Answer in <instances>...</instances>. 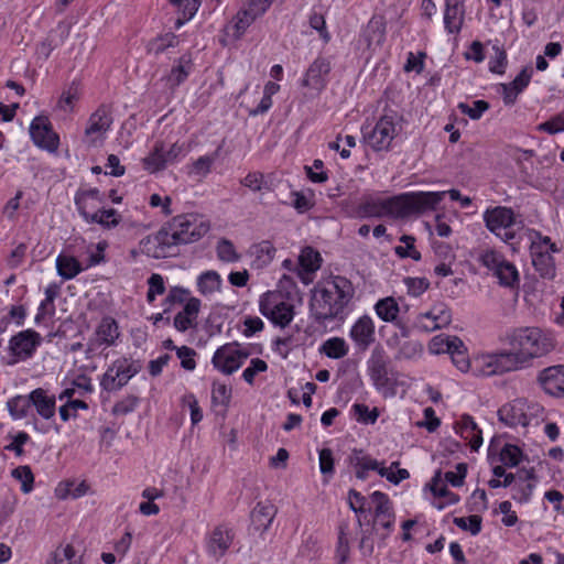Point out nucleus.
Wrapping results in <instances>:
<instances>
[{"label": "nucleus", "mask_w": 564, "mask_h": 564, "mask_svg": "<svg viewBox=\"0 0 564 564\" xmlns=\"http://www.w3.org/2000/svg\"><path fill=\"white\" fill-rule=\"evenodd\" d=\"M176 355L181 359V366L185 370H194L196 367V361L194 359V356L196 355V351L187 346H182L180 348H176Z\"/></svg>", "instance_id": "e2e57ef3"}, {"label": "nucleus", "mask_w": 564, "mask_h": 564, "mask_svg": "<svg viewBox=\"0 0 564 564\" xmlns=\"http://www.w3.org/2000/svg\"><path fill=\"white\" fill-rule=\"evenodd\" d=\"M347 524H340L338 542L336 547V557L338 560V564H345L349 557V542L347 539Z\"/></svg>", "instance_id": "3c124183"}, {"label": "nucleus", "mask_w": 564, "mask_h": 564, "mask_svg": "<svg viewBox=\"0 0 564 564\" xmlns=\"http://www.w3.org/2000/svg\"><path fill=\"white\" fill-rule=\"evenodd\" d=\"M499 283L506 288H514L519 285V273L517 268L509 261H505L499 270L495 273Z\"/></svg>", "instance_id": "4c0bfd02"}, {"label": "nucleus", "mask_w": 564, "mask_h": 564, "mask_svg": "<svg viewBox=\"0 0 564 564\" xmlns=\"http://www.w3.org/2000/svg\"><path fill=\"white\" fill-rule=\"evenodd\" d=\"M189 295V291L182 286H173L170 289L167 296L164 300L165 306H172L174 304L186 303Z\"/></svg>", "instance_id": "680f3d73"}, {"label": "nucleus", "mask_w": 564, "mask_h": 564, "mask_svg": "<svg viewBox=\"0 0 564 564\" xmlns=\"http://www.w3.org/2000/svg\"><path fill=\"white\" fill-rule=\"evenodd\" d=\"M384 24L381 19H371L366 29V37L368 41V45L372 43L381 44L384 40Z\"/></svg>", "instance_id": "c03bdc74"}, {"label": "nucleus", "mask_w": 564, "mask_h": 564, "mask_svg": "<svg viewBox=\"0 0 564 564\" xmlns=\"http://www.w3.org/2000/svg\"><path fill=\"white\" fill-rule=\"evenodd\" d=\"M80 97V89L78 84L73 82L69 87L63 91L58 102L57 107L65 111V112H72L74 110L75 102Z\"/></svg>", "instance_id": "ea45409f"}, {"label": "nucleus", "mask_w": 564, "mask_h": 564, "mask_svg": "<svg viewBox=\"0 0 564 564\" xmlns=\"http://www.w3.org/2000/svg\"><path fill=\"white\" fill-rule=\"evenodd\" d=\"M431 314H434L437 317L436 323L441 328L448 326L452 322V312L444 303L433 305Z\"/></svg>", "instance_id": "0e129e2a"}, {"label": "nucleus", "mask_w": 564, "mask_h": 564, "mask_svg": "<svg viewBox=\"0 0 564 564\" xmlns=\"http://www.w3.org/2000/svg\"><path fill=\"white\" fill-rule=\"evenodd\" d=\"M216 251L219 260L224 262H235L239 260V254L236 252L234 243L226 238L218 241Z\"/></svg>", "instance_id": "864d4df0"}, {"label": "nucleus", "mask_w": 564, "mask_h": 564, "mask_svg": "<svg viewBox=\"0 0 564 564\" xmlns=\"http://www.w3.org/2000/svg\"><path fill=\"white\" fill-rule=\"evenodd\" d=\"M321 256L317 251H315L311 247H306L302 250V253L299 257V261L301 267L305 271L314 272L319 269L321 264Z\"/></svg>", "instance_id": "49530a36"}, {"label": "nucleus", "mask_w": 564, "mask_h": 564, "mask_svg": "<svg viewBox=\"0 0 564 564\" xmlns=\"http://www.w3.org/2000/svg\"><path fill=\"white\" fill-rule=\"evenodd\" d=\"M375 310L377 315L387 323L395 322L400 311L397 301L391 296L379 300Z\"/></svg>", "instance_id": "f704fd0d"}, {"label": "nucleus", "mask_w": 564, "mask_h": 564, "mask_svg": "<svg viewBox=\"0 0 564 564\" xmlns=\"http://www.w3.org/2000/svg\"><path fill=\"white\" fill-rule=\"evenodd\" d=\"M31 405L36 409L39 415L50 420L55 414V395H48L47 391L37 388L30 393Z\"/></svg>", "instance_id": "b1692460"}, {"label": "nucleus", "mask_w": 564, "mask_h": 564, "mask_svg": "<svg viewBox=\"0 0 564 564\" xmlns=\"http://www.w3.org/2000/svg\"><path fill=\"white\" fill-rule=\"evenodd\" d=\"M482 218L486 228L506 242L516 238V226L522 227V221L517 220L513 209L506 206L487 208Z\"/></svg>", "instance_id": "20e7f679"}, {"label": "nucleus", "mask_w": 564, "mask_h": 564, "mask_svg": "<svg viewBox=\"0 0 564 564\" xmlns=\"http://www.w3.org/2000/svg\"><path fill=\"white\" fill-rule=\"evenodd\" d=\"M384 216L403 218L412 214L410 194L383 199Z\"/></svg>", "instance_id": "bb28decb"}, {"label": "nucleus", "mask_w": 564, "mask_h": 564, "mask_svg": "<svg viewBox=\"0 0 564 564\" xmlns=\"http://www.w3.org/2000/svg\"><path fill=\"white\" fill-rule=\"evenodd\" d=\"M42 341L41 335L33 329H25L12 336L9 343L10 351L20 359H28L33 356Z\"/></svg>", "instance_id": "ddd939ff"}, {"label": "nucleus", "mask_w": 564, "mask_h": 564, "mask_svg": "<svg viewBox=\"0 0 564 564\" xmlns=\"http://www.w3.org/2000/svg\"><path fill=\"white\" fill-rule=\"evenodd\" d=\"M330 72V63L325 57H317L307 68L302 86L322 90L326 85L325 77Z\"/></svg>", "instance_id": "dca6fc26"}, {"label": "nucleus", "mask_w": 564, "mask_h": 564, "mask_svg": "<svg viewBox=\"0 0 564 564\" xmlns=\"http://www.w3.org/2000/svg\"><path fill=\"white\" fill-rule=\"evenodd\" d=\"M536 380L545 393L564 398V365L544 368L539 372Z\"/></svg>", "instance_id": "4468645a"}, {"label": "nucleus", "mask_w": 564, "mask_h": 564, "mask_svg": "<svg viewBox=\"0 0 564 564\" xmlns=\"http://www.w3.org/2000/svg\"><path fill=\"white\" fill-rule=\"evenodd\" d=\"M234 541V533L230 529L219 525L212 532L208 542V552L219 560L223 557Z\"/></svg>", "instance_id": "aec40b11"}, {"label": "nucleus", "mask_w": 564, "mask_h": 564, "mask_svg": "<svg viewBox=\"0 0 564 564\" xmlns=\"http://www.w3.org/2000/svg\"><path fill=\"white\" fill-rule=\"evenodd\" d=\"M348 345L341 337H332L323 343L319 352L332 359H340L348 354Z\"/></svg>", "instance_id": "7c9ffc66"}, {"label": "nucleus", "mask_w": 564, "mask_h": 564, "mask_svg": "<svg viewBox=\"0 0 564 564\" xmlns=\"http://www.w3.org/2000/svg\"><path fill=\"white\" fill-rule=\"evenodd\" d=\"M267 369H268V365L264 360H262L260 358H253L250 361V366L243 370L242 378L247 383L253 384L254 377L259 372L267 371Z\"/></svg>", "instance_id": "052dcab7"}, {"label": "nucleus", "mask_w": 564, "mask_h": 564, "mask_svg": "<svg viewBox=\"0 0 564 564\" xmlns=\"http://www.w3.org/2000/svg\"><path fill=\"white\" fill-rule=\"evenodd\" d=\"M356 214L360 218L376 217L381 218L384 216L383 199H365L356 209Z\"/></svg>", "instance_id": "e433bc0d"}, {"label": "nucleus", "mask_w": 564, "mask_h": 564, "mask_svg": "<svg viewBox=\"0 0 564 564\" xmlns=\"http://www.w3.org/2000/svg\"><path fill=\"white\" fill-rule=\"evenodd\" d=\"M349 335L359 350H367L376 339L372 319L367 315L359 317L352 325Z\"/></svg>", "instance_id": "2eb2a0df"}, {"label": "nucleus", "mask_w": 564, "mask_h": 564, "mask_svg": "<svg viewBox=\"0 0 564 564\" xmlns=\"http://www.w3.org/2000/svg\"><path fill=\"white\" fill-rule=\"evenodd\" d=\"M482 519L478 514L469 517L454 518L453 523L464 531H469L473 535H477L481 531Z\"/></svg>", "instance_id": "09e8293b"}, {"label": "nucleus", "mask_w": 564, "mask_h": 564, "mask_svg": "<svg viewBox=\"0 0 564 564\" xmlns=\"http://www.w3.org/2000/svg\"><path fill=\"white\" fill-rule=\"evenodd\" d=\"M11 476L21 481V490L29 494L33 490L34 475L28 465L19 466L11 471Z\"/></svg>", "instance_id": "a18cd8bd"}, {"label": "nucleus", "mask_w": 564, "mask_h": 564, "mask_svg": "<svg viewBox=\"0 0 564 564\" xmlns=\"http://www.w3.org/2000/svg\"><path fill=\"white\" fill-rule=\"evenodd\" d=\"M458 109L462 113L467 115L473 120H478L482 113L489 109V104L486 100H475L473 106L465 102H460L458 105Z\"/></svg>", "instance_id": "5fc2aeb1"}, {"label": "nucleus", "mask_w": 564, "mask_h": 564, "mask_svg": "<svg viewBox=\"0 0 564 564\" xmlns=\"http://www.w3.org/2000/svg\"><path fill=\"white\" fill-rule=\"evenodd\" d=\"M349 462L356 469V477L361 480L367 478L369 470L379 473L381 468H384L376 459L366 455L362 449H354L349 456Z\"/></svg>", "instance_id": "a878e982"}, {"label": "nucleus", "mask_w": 564, "mask_h": 564, "mask_svg": "<svg viewBox=\"0 0 564 564\" xmlns=\"http://www.w3.org/2000/svg\"><path fill=\"white\" fill-rule=\"evenodd\" d=\"M464 0H445L444 25L448 33H459L464 23Z\"/></svg>", "instance_id": "a211bd4d"}, {"label": "nucleus", "mask_w": 564, "mask_h": 564, "mask_svg": "<svg viewBox=\"0 0 564 564\" xmlns=\"http://www.w3.org/2000/svg\"><path fill=\"white\" fill-rule=\"evenodd\" d=\"M505 261V257L495 250H487L480 256L481 264L492 271L494 274L499 270Z\"/></svg>", "instance_id": "13d9d810"}, {"label": "nucleus", "mask_w": 564, "mask_h": 564, "mask_svg": "<svg viewBox=\"0 0 564 564\" xmlns=\"http://www.w3.org/2000/svg\"><path fill=\"white\" fill-rule=\"evenodd\" d=\"M220 286H221L220 275L214 270L203 272L197 278V289H198L199 293L205 296L219 291Z\"/></svg>", "instance_id": "473e14b6"}, {"label": "nucleus", "mask_w": 564, "mask_h": 564, "mask_svg": "<svg viewBox=\"0 0 564 564\" xmlns=\"http://www.w3.org/2000/svg\"><path fill=\"white\" fill-rule=\"evenodd\" d=\"M456 432L462 438L468 440L473 451H478L482 444L481 430L478 429L473 416L468 414L462 415L460 420L455 424Z\"/></svg>", "instance_id": "412c9836"}, {"label": "nucleus", "mask_w": 564, "mask_h": 564, "mask_svg": "<svg viewBox=\"0 0 564 564\" xmlns=\"http://www.w3.org/2000/svg\"><path fill=\"white\" fill-rule=\"evenodd\" d=\"M88 490V485L85 481L76 484L75 481H66L65 484H59L56 488V496L61 499H65L66 497L79 498L85 495Z\"/></svg>", "instance_id": "a19ab883"}, {"label": "nucleus", "mask_w": 564, "mask_h": 564, "mask_svg": "<svg viewBox=\"0 0 564 564\" xmlns=\"http://www.w3.org/2000/svg\"><path fill=\"white\" fill-rule=\"evenodd\" d=\"M177 44V36L174 33L169 32L150 40L147 44V52L158 56L169 47H175Z\"/></svg>", "instance_id": "72a5a7b5"}, {"label": "nucleus", "mask_w": 564, "mask_h": 564, "mask_svg": "<svg viewBox=\"0 0 564 564\" xmlns=\"http://www.w3.org/2000/svg\"><path fill=\"white\" fill-rule=\"evenodd\" d=\"M500 422L510 427L518 425L527 426L529 424L528 416L524 411V403L521 400L502 405L498 411Z\"/></svg>", "instance_id": "6ab92c4d"}, {"label": "nucleus", "mask_w": 564, "mask_h": 564, "mask_svg": "<svg viewBox=\"0 0 564 564\" xmlns=\"http://www.w3.org/2000/svg\"><path fill=\"white\" fill-rule=\"evenodd\" d=\"M352 411L357 421L364 424H373L379 416V411L377 408L370 410L368 405L364 403L354 404Z\"/></svg>", "instance_id": "603ef678"}, {"label": "nucleus", "mask_w": 564, "mask_h": 564, "mask_svg": "<svg viewBox=\"0 0 564 564\" xmlns=\"http://www.w3.org/2000/svg\"><path fill=\"white\" fill-rule=\"evenodd\" d=\"M142 369L140 361L130 358L116 359L102 375L100 387L108 391H118Z\"/></svg>", "instance_id": "423d86ee"}, {"label": "nucleus", "mask_w": 564, "mask_h": 564, "mask_svg": "<svg viewBox=\"0 0 564 564\" xmlns=\"http://www.w3.org/2000/svg\"><path fill=\"white\" fill-rule=\"evenodd\" d=\"M259 310L263 316L281 327L288 326L294 317V306L282 301L281 295L274 292H267L261 296Z\"/></svg>", "instance_id": "6e6552de"}, {"label": "nucleus", "mask_w": 564, "mask_h": 564, "mask_svg": "<svg viewBox=\"0 0 564 564\" xmlns=\"http://www.w3.org/2000/svg\"><path fill=\"white\" fill-rule=\"evenodd\" d=\"M10 414L14 419H23L28 415V411L31 408V399L29 395H17L10 399L7 403Z\"/></svg>", "instance_id": "79ce46f5"}, {"label": "nucleus", "mask_w": 564, "mask_h": 564, "mask_svg": "<svg viewBox=\"0 0 564 564\" xmlns=\"http://www.w3.org/2000/svg\"><path fill=\"white\" fill-rule=\"evenodd\" d=\"M47 564H83L82 557L76 558V552L72 544L59 545L52 552Z\"/></svg>", "instance_id": "c9c22d12"}, {"label": "nucleus", "mask_w": 564, "mask_h": 564, "mask_svg": "<svg viewBox=\"0 0 564 564\" xmlns=\"http://www.w3.org/2000/svg\"><path fill=\"white\" fill-rule=\"evenodd\" d=\"M241 185L249 188L252 192H260L262 189H269L264 175L261 172H250L241 181Z\"/></svg>", "instance_id": "6e6d98bb"}, {"label": "nucleus", "mask_w": 564, "mask_h": 564, "mask_svg": "<svg viewBox=\"0 0 564 564\" xmlns=\"http://www.w3.org/2000/svg\"><path fill=\"white\" fill-rule=\"evenodd\" d=\"M209 229V223L197 214L177 215L156 234L143 238L140 241L141 250L154 259L165 258L173 247L196 242Z\"/></svg>", "instance_id": "f03ea898"}, {"label": "nucleus", "mask_w": 564, "mask_h": 564, "mask_svg": "<svg viewBox=\"0 0 564 564\" xmlns=\"http://www.w3.org/2000/svg\"><path fill=\"white\" fill-rule=\"evenodd\" d=\"M398 113L393 110L386 112L377 121L370 132L364 133V139L375 151L389 150L397 135L395 120Z\"/></svg>", "instance_id": "0eeeda50"}, {"label": "nucleus", "mask_w": 564, "mask_h": 564, "mask_svg": "<svg viewBox=\"0 0 564 564\" xmlns=\"http://www.w3.org/2000/svg\"><path fill=\"white\" fill-rule=\"evenodd\" d=\"M404 282L408 286L409 294L413 296L421 295L430 286V283L425 278H406Z\"/></svg>", "instance_id": "338daca9"}, {"label": "nucleus", "mask_w": 564, "mask_h": 564, "mask_svg": "<svg viewBox=\"0 0 564 564\" xmlns=\"http://www.w3.org/2000/svg\"><path fill=\"white\" fill-rule=\"evenodd\" d=\"M30 135L37 147L50 152H54L58 148V135L52 130V124L47 117L37 116L32 120Z\"/></svg>", "instance_id": "9b49d317"}, {"label": "nucleus", "mask_w": 564, "mask_h": 564, "mask_svg": "<svg viewBox=\"0 0 564 564\" xmlns=\"http://www.w3.org/2000/svg\"><path fill=\"white\" fill-rule=\"evenodd\" d=\"M430 489L434 497H443L446 498V505H455L459 501V496L455 492H452L447 489L445 485H442L441 470L436 471L434 477L432 478ZM438 510L445 508V503H435L434 505Z\"/></svg>", "instance_id": "cd10ccee"}, {"label": "nucleus", "mask_w": 564, "mask_h": 564, "mask_svg": "<svg viewBox=\"0 0 564 564\" xmlns=\"http://www.w3.org/2000/svg\"><path fill=\"white\" fill-rule=\"evenodd\" d=\"M149 290L147 293V300L149 303L154 302L156 295H161L165 292L164 280L161 274L153 273L149 280Z\"/></svg>", "instance_id": "bf43d9fd"}, {"label": "nucleus", "mask_w": 564, "mask_h": 564, "mask_svg": "<svg viewBox=\"0 0 564 564\" xmlns=\"http://www.w3.org/2000/svg\"><path fill=\"white\" fill-rule=\"evenodd\" d=\"M200 311V300L197 297H189L185 303L183 310L174 317V327L178 332H186L197 325V317Z\"/></svg>", "instance_id": "f3484780"}, {"label": "nucleus", "mask_w": 564, "mask_h": 564, "mask_svg": "<svg viewBox=\"0 0 564 564\" xmlns=\"http://www.w3.org/2000/svg\"><path fill=\"white\" fill-rule=\"evenodd\" d=\"M193 69V58L191 53L183 54L176 65L172 67L170 74L165 77L170 88H176L183 84Z\"/></svg>", "instance_id": "393cba45"}, {"label": "nucleus", "mask_w": 564, "mask_h": 564, "mask_svg": "<svg viewBox=\"0 0 564 564\" xmlns=\"http://www.w3.org/2000/svg\"><path fill=\"white\" fill-rule=\"evenodd\" d=\"M533 489H534V484H532V482H528L525 485L516 484L512 488V491H513L512 499L520 503L528 502L530 500Z\"/></svg>", "instance_id": "774afa93"}, {"label": "nucleus", "mask_w": 564, "mask_h": 564, "mask_svg": "<svg viewBox=\"0 0 564 564\" xmlns=\"http://www.w3.org/2000/svg\"><path fill=\"white\" fill-rule=\"evenodd\" d=\"M355 294L352 283L345 276H333L313 294L311 312L318 323L333 321L343 314Z\"/></svg>", "instance_id": "7ed1b4c3"}, {"label": "nucleus", "mask_w": 564, "mask_h": 564, "mask_svg": "<svg viewBox=\"0 0 564 564\" xmlns=\"http://www.w3.org/2000/svg\"><path fill=\"white\" fill-rule=\"evenodd\" d=\"M87 223L99 224L105 228H113L120 223V215L116 209H99L94 214L88 213V217H84Z\"/></svg>", "instance_id": "2f4dec72"}, {"label": "nucleus", "mask_w": 564, "mask_h": 564, "mask_svg": "<svg viewBox=\"0 0 564 564\" xmlns=\"http://www.w3.org/2000/svg\"><path fill=\"white\" fill-rule=\"evenodd\" d=\"M389 357L381 347H376L371 351V356L368 360V372L373 386L381 390L389 386Z\"/></svg>", "instance_id": "f8f14e48"}, {"label": "nucleus", "mask_w": 564, "mask_h": 564, "mask_svg": "<svg viewBox=\"0 0 564 564\" xmlns=\"http://www.w3.org/2000/svg\"><path fill=\"white\" fill-rule=\"evenodd\" d=\"M535 239L530 246L532 264L535 271L543 279H553L555 276V262L552 253L560 252V248L551 241L547 236L535 232Z\"/></svg>", "instance_id": "39448f33"}, {"label": "nucleus", "mask_w": 564, "mask_h": 564, "mask_svg": "<svg viewBox=\"0 0 564 564\" xmlns=\"http://www.w3.org/2000/svg\"><path fill=\"white\" fill-rule=\"evenodd\" d=\"M275 514L276 508L273 503L269 501L258 502L250 514L254 530L261 533L265 532L271 525Z\"/></svg>", "instance_id": "4be33fe9"}, {"label": "nucleus", "mask_w": 564, "mask_h": 564, "mask_svg": "<svg viewBox=\"0 0 564 564\" xmlns=\"http://www.w3.org/2000/svg\"><path fill=\"white\" fill-rule=\"evenodd\" d=\"M310 26L319 33L322 40L327 43L330 40V35L326 29V22L323 14L316 12L310 15Z\"/></svg>", "instance_id": "69168bd1"}, {"label": "nucleus", "mask_w": 564, "mask_h": 564, "mask_svg": "<svg viewBox=\"0 0 564 564\" xmlns=\"http://www.w3.org/2000/svg\"><path fill=\"white\" fill-rule=\"evenodd\" d=\"M56 269L58 275L65 280L75 278L83 270L82 264L76 258L65 254H59L57 257Z\"/></svg>", "instance_id": "c756f323"}, {"label": "nucleus", "mask_w": 564, "mask_h": 564, "mask_svg": "<svg viewBox=\"0 0 564 564\" xmlns=\"http://www.w3.org/2000/svg\"><path fill=\"white\" fill-rule=\"evenodd\" d=\"M522 452L517 445L505 444L499 457L503 466L516 467L521 460Z\"/></svg>", "instance_id": "de8ad7c7"}, {"label": "nucleus", "mask_w": 564, "mask_h": 564, "mask_svg": "<svg viewBox=\"0 0 564 564\" xmlns=\"http://www.w3.org/2000/svg\"><path fill=\"white\" fill-rule=\"evenodd\" d=\"M144 169L151 173L159 172L166 166L163 144L156 143L154 150L143 160Z\"/></svg>", "instance_id": "58836bf2"}, {"label": "nucleus", "mask_w": 564, "mask_h": 564, "mask_svg": "<svg viewBox=\"0 0 564 564\" xmlns=\"http://www.w3.org/2000/svg\"><path fill=\"white\" fill-rule=\"evenodd\" d=\"M100 344L111 346L119 336L118 324L112 317H104L96 330Z\"/></svg>", "instance_id": "c85d7f7f"}, {"label": "nucleus", "mask_w": 564, "mask_h": 564, "mask_svg": "<svg viewBox=\"0 0 564 564\" xmlns=\"http://www.w3.org/2000/svg\"><path fill=\"white\" fill-rule=\"evenodd\" d=\"M446 195L443 192H417L410 194L411 209L413 213H423L427 209H435Z\"/></svg>", "instance_id": "5701e85b"}, {"label": "nucleus", "mask_w": 564, "mask_h": 564, "mask_svg": "<svg viewBox=\"0 0 564 564\" xmlns=\"http://www.w3.org/2000/svg\"><path fill=\"white\" fill-rule=\"evenodd\" d=\"M231 399V389L228 388L226 384H218L214 383L213 391H212V402L214 405H221L225 409L230 403Z\"/></svg>", "instance_id": "4d7b16f0"}, {"label": "nucleus", "mask_w": 564, "mask_h": 564, "mask_svg": "<svg viewBox=\"0 0 564 564\" xmlns=\"http://www.w3.org/2000/svg\"><path fill=\"white\" fill-rule=\"evenodd\" d=\"M112 122L113 118L110 108L106 105H100L88 118L84 143L90 148L100 145Z\"/></svg>", "instance_id": "1a4fd4ad"}, {"label": "nucleus", "mask_w": 564, "mask_h": 564, "mask_svg": "<svg viewBox=\"0 0 564 564\" xmlns=\"http://www.w3.org/2000/svg\"><path fill=\"white\" fill-rule=\"evenodd\" d=\"M257 18L252 15L247 9H240L235 17V36L239 39L246 30L254 22Z\"/></svg>", "instance_id": "8fccbe9b"}, {"label": "nucleus", "mask_w": 564, "mask_h": 564, "mask_svg": "<svg viewBox=\"0 0 564 564\" xmlns=\"http://www.w3.org/2000/svg\"><path fill=\"white\" fill-rule=\"evenodd\" d=\"M88 199H95V200L101 203L102 196H101L99 189L90 188V189H86V191H79L76 193L75 204L77 206L79 214L83 217H88V212H87V200Z\"/></svg>", "instance_id": "37998d69"}, {"label": "nucleus", "mask_w": 564, "mask_h": 564, "mask_svg": "<svg viewBox=\"0 0 564 564\" xmlns=\"http://www.w3.org/2000/svg\"><path fill=\"white\" fill-rule=\"evenodd\" d=\"M249 356V350L241 349L237 341L228 343L217 348L212 364L221 373L231 375L242 366Z\"/></svg>", "instance_id": "9d476101"}, {"label": "nucleus", "mask_w": 564, "mask_h": 564, "mask_svg": "<svg viewBox=\"0 0 564 564\" xmlns=\"http://www.w3.org/2000/svg\"><path fill=\"white\" fill-rule=\"evenodd\" d=\"M509 349L481 355L480 372L484 376H501L532 366L536 358L552 352L557 345L551 332L539 327L514 328L506 336Z\"/></svg>", "instance_id": "f257e3e1"}]
</instances>
